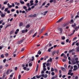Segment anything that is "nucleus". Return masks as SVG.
Instances as JSON below:
<instances>
[{
    "label": "nucleus",
    "mask_w": 79,
    "mask_h": 79,
    "mask_svg": "<svg viewBox=\"0 0 79 79\" xmlns=\"http://www.w3.org/2000/svg\"><path fill=\"white\" fill-rule=\"evenodd\" d=\"M23 9H26L27 8V6H23Z\"/></svg>",
    "instance_id": "58836bf2"
},
{
    "label": "nucleus",
    "mask_w": 79,
    "mask_h": 79,
    "mask_svg": "<svg viewBox=\"0 0 79 79\" xmlns=\"http://www.w3.org/2000/svg\"><path fill=\"white\" fill-rule=\"evenodd\" d=\"M36 35H37V33H35L33 35V37H35Z\"/></svg>",
    "instance_id": "c756f323"
},
{
    "label": "nucleus",
    "mask_w": 79,
    "mask_h": 79,
    "mask_svg": "<svg viewBox=\"0 0 79 79\" xmlns=\"http://www.w3.org/2000/svg\"><path fill=\"white\" fill-rule=\"evenodd\" d=\"M63 19H64V18H63V17L61 18V19H59L56 22V23H60V22H61V21H63Z\"/></svg>",
    "instance_id": "20e7f679"
},
{
    "label": "nucleus",
    "mask_w": 79,
    "mask_h": 79,
    "mask_svg": "<svg viewBox=\"0 0 79 79\" xmlns=\"http://www.w3.org/2000/svg\"><path fill=\"white\" fill-rule=\"evenodd\" d=\"M76 39H77V37H75L73 38V40H76Z\"/></svg>",
    "instance_id": "3c124183"
},
{
    "label": "nucleus",
    "mask_w": 79,
    "mask_h": 79,
    "mask_svg": "<svg viewBox=\"0 0 79 79\" xmlns=\"http://www.w3.org/2000/svg\"><path fill=\"white\" fill-rule=\"evenodd\" d=\"M20 3H21V4H24V1H22V0H20Z\"/></svg>",
    "instance_id": "9b49d317"
},
{
    "label": "nucleus",
    "mask_w": 79,
    "mask_h": 79,
    "mask_svg": "<svg viewBox=\"0 0 79 79\" xmlns=\"http://www.w3.org/2000/svg\"><path fill=\"white\" fill-rule=\"evenodd\" d=\"M76 63H77V64H78L79 63V61L76 60Z\"/></svg>",
    "instance_id": "680f3d73"
},
{
    "label": "nucleus",
    "mask_w": 79,
    "mask_h": 79,
    "mask_svg": "<svg viewBox=\"0 0 79 79\" xmlns=\"http://www.w3.org/2000/svg\"><path fill=\"white\" fill-rule=\"evenodd\" d=\"M30 10H31V8L29 7L28 9V11H30Z\"/></svg>",
    "instance_id": "864d4df0"
},
{
    "label": "nucleus",
    "mask_w": 79,
    "mask_h": 79,
    "mask_svg": "<svg viewBox=\"0 0 79 79\" xmlns=\"http://www.w3.org/2000/svg\"><path fill=\"white\" fill-rule=\"evenodd\" d=\"M43 70H44V71H46V70H47V69L45 68H43Z\"/></svg>",
    "instance_id": "37998d69"
},
{
    "label": "nucleus",
    "mask_w": 79,
    "mask_h": 79,
    "mask_svg": "<svg viewBox=\"0 0 79 79\" xmlns=\"http://www.w3.org/2000/svg\"><path fill=\"white\" fill-rule=\"evenodd\" d=\"M55 53H56V51H54L52 53L53 56H54V54H55Z\"/></svg>",
    "instance_id": "412c9836"
},
{
    "label": "nucleus",
    "mask_w": 79,
    "mask_h": 79,
    "mask_svg": "<svg viewBox=\"0 0 79 79\" xmlns=\"http://www.w3.org/2000/svg\"><path fill=\"white\" fill-rule=\"evenodd\" d=\"M41 76H41V75H40L39 76H38V75H36V77L37 79H39V78H40V77H41Z\"/></svg>",
    "instance_id": "dca6fc26"
},
{
    "label": "nucleus",
    "mask_w": 79,
    "mask_h": 79,
    "mask_svg": "<svg viewBox=\"0 0 79 79\" xmlns=\"http://www.w3.org/2000/svg\"><path fill=\"white\" fill-rule=\"evenodd\" d=\"M28 17H31V18H33V15H29Z\"/></svg>",
    "instance_id": "473e14b6"
},
{
    "label": "nucleus",
    "mask_w": 79,
    "mask_h": 79,
    "mask_svg": "<svg viewBox=\"0 0 79 79\" xmlns=\"http://www.w3.org/2000/svg\"><path fill=\"white\" fill-rule=\"evenodd\" d=\"M26 5L28 8H29V7H30L31 6V5H30V3H27Z\"/></svg>",
    "instance_id": "ddd939ff"
},
{
    "label": "nucleus",
    "mask_w": 79,
    "mask_h": 79,
    "mask_svg": "<svg viewBox=\"0 0 79 79\" xmlns=\"http://www.w3.org/2000/svg\"><path fill=\"white\" fill-rule=\"evenodd\" d=\"M21 41H19L17 42L18 44H21V43H22L21 42Z\"/></svg>",
    "instance_id": "2f4dec72"
},
{
    "label": "nucleus",
    "mask_w": 79,
    "mask_h": 79,
    "mask_svg": "<svg viewBox=\"0 0 79 79\" xmlns=\"http://www.w3.org/2000/svg\"><path fill=\"white\" fill-rule=\"evenodd\" d=\"M46 64V63H44L43 64V68H45L46 67V65H45Z\"/></svg>",
    "instance_id": "2eb2a0df"
},
{
    "label": "nucleus",
    "mask_w": 79,
    "mask_h": 79,
    "mask_svg": "<svg viewBox=\"0 0 79 79\" xmlns=\"http://www.w3.org/2000/svg\"><path fill=\"white\" fill-rule=\"evenodd\" d=\"M73 67L74 68H77V69H78V68L77 67V66L76 65H74Z\"/></svg>",
    "instance_id": "f704fd0d"
},
{
    "label": "nucleus",
    "mask_w": 79,
    "mask_h": 79,
    "mask_svg": "<svg viewBox=\"0 0 79 79\" xmlns=\"http://www.w3.org/2000/svg\"><path fill=\"white\" fill-rule=\"evenodd\" d=\"M8 8H6L4 10V12H7V11H8Z\"/></svg>",
    "instance_id": "f8f14e48"
},
{
    "label": "nucleus",
    "mask_w": 79,
    "mask_h": 79,
    "mask_svg": "<svg viewBox=\"0 0 79 79\" xmlns=\"http://www.w3.org/2000/svg\"><path fill=\"white\" fill-rule=\"evenodd\" d=\"M27 31H28V30L27 29H26L25 30H22L21 32L23 33H26V32H27Z\"/></svg>",
    "instance_id": "7ed1b4c3"
},
{
    "label": "nucleus",
    "mask_w": 79,
    "mask_h": 79,
    "mask_svg": "<svg viewBox=\"0 0 79 79\" xmlns=\"http://www.w3.org/2000/svg\"><path fill=\"white\" fill-rule=\"evenodd\" d=\"M64 53H63L60 56H64Z\"/></svg>",
    "instance_id": "052dcab7"
},
{
    "label": "nucleus",
    "mask_w": 79,
    "mask_h": 79,
    "mask_svg": "<svg viewBox=\"0 0 79 79\" xmlns=\"http://www.w3.org/2000/svg\"><path fill=\"white\" fill-rule=\"evenodd\" d=\"M48 77V75H47V74H45V75H44V78H47V77Z\"/></svg>",
    "instance_id": "cd10ccee"
},
{
    "label": "nucleus",
    "mask_w": 79,
    "mask_h": 79,
    "mask_svg": "<svg viewBox=\"0 0 79 79\" xmlns=\"http://www.w3.org/2000/svg\"><path fill=\"white\" fill-rule=\"evenodd\" d=\"M34 6L35 7V6H37L38 5V4L35 3L34 4Z\"/></svg>",
    "instance_id": "8fccbe9b"
},
{
    "label": "nucleus",
    "mask_w": 79,
    "mask_h": 79,
    "mask_svg": "<svg viewBox=\"0 0 79 79\" xmlns=\"http://www.w3.org/2000/svg\"><path fill=\"white\" fill-rule=\"evenodd\" d=\"M38 2H39V1H38V0H35V3H38Z\"/></svg>",
    "instance_id": "bf43d9fd"
},
{
    "label": "nucleus",
    "mask_w": 79,
    "mask_h": 79,
    "mask_svg": "<svg viewBox=\"0 0 79 79\" xmlns=\"http://www.w3.org/2000/svg\"><path fill=\"white\" fill-rule=\"evenodd\" d=\"M3 69V65L0 66V70H1L2 69Z\"/></svg>",
    "instance_id": "72a5a7b5"
},
{
    "label": "nucleus",
    "mask_w": 79,
    "mask_h": 79,
    "mask_svg": "<svg viewBox=\"0 0 79 79\" xmlns=\"http://www.w3.org/2000/svg\"><path fill=\"white\" fill-rule=\"evenodd\" d=\"M58 31H60L59 32L60 34H62V32H63V29L61 28H58Z\"/></svg>",
    "instance_id": "f03ea898"
},
{
    "label": "nucleus",
    "mask_w": 79,
    "mask_h": 79,
    "mask_svg": "<svg viewBox=\"0 0 79 79\" xmlns=\"http://www.w3.org/2000/svg\"><path fill=\"white\" fill-rule=\"evenodd\" d=\"M76 23H74L73 25H72V27H74H74H76Z\"/></svg>",
    "instance_id": "f3484780"
},
{
    "label": "nucleus",
    "mask_w": 79,
    "mask_h": 79,
    "mask_svg": "<svg viewBox=\"0 0 79 79\" xmlns=\"http://www.w3.org/2000/svg\"><path fill=\"white\" fill-rule=\"evenodd\" d=\"M61 69H62L64 72H66V71L65 68L63 67H61Z\"/></svg>",
    "instance_id": "423d86ee"
},
{
    "label": "nucleus",
    "mask_w": 79,
    "mask_h": 79,
    "mask_svg": "<svg viewBox=\"0 0 79 79\" xmlns=\"http://www.w3.org/2000/svg\"><path fill=\"white\" fill-rule=\"evenodd\" d=\"M44 35H45V36H48V33H46L45 34H44Z\"/></svg>",
    "instance_id": "79ce46f5"
},
{
    "label": "nucleus",
    "mask_w": 79,
    "mask_h": 79,
    "mask_svg": "<svg viewBox=\"0 0 79 79\" xmlns=\"http://www.w3.org/2000/svg\"><path fill=\"white\" fill-rule=\"evenodd\" d=\"M74 23V21L73 20V19H72V20H71V21L70 23V24H72V23Z\"/></svg>",
    "instance_id": "5701e85b"
},
{
    "label": "nucleus",
    "mask_w": 79,
    "mask_h": 79,
    "mask_svg": "<svg viewBox=\"0 0 79 79\" xmlns=\"http://www.w3.org/2000/svg\"><path fill=\"white\" fill-rule=\"evenodd\" d=\"M51 74L52 76H54V75H55V73L53 72H52L51 73Z\"/></svg>",
    "instance_id": "a18cd8bd"
},
{
    "label": "nucleus",
    "mask_w": 79,
    "mask_h": 79,
    "mask_svg": "<svg viewBox=\"0 0 79 79\" xmlns=\"http://www.w3.org/2000/svg\"><path fill=\"white\" fill-rule=\"evenodd\" d=\"M56 53H57V54H58L59 53V51H56Z\"/></svg>",
    "instance_id": "603ef678"
},
{
    "label": "nucleus",
    "mask_w": 79,
    "mask_h": 79,
    "mask_svg": "<svg viewBox=\"0 0 79 79\" xmlns=\"http://www.w3.org/2000/svg\"><path fill=\"white\" fill-rule=\"evenodd\" d=\"M69 42V39H67L66 40V42L67 43H68Z\"/></svg>",
    "instance_id": "0e129e2a"
},
{
    "label": "nucleus",
    "mask_w": 79,
    "mask_h": 79,
    "mask_svg": "<svg viewBox=\"0 0 79 79\" xmlns=\"http://www.w3.org/2000/svg\"><path fill=\"white\" fill-rule=\"evenodd\" d=\"M1 58H4V56L3 54H2L0 56Z\"/></svg>",
    "instance_id": "bb28decb"
},
{
    "label": "nucleus",
    "mask_w": 79,
    "mask_h": 79,
    "mask_svg": "<svg viewBox=\"0 0 79 79\" xmlns=\"http://www.w3.org/2000/svg\"><path fill=\"white\" fill-rule=\"evenodd\" d=\"M77 52H79V47H77Z\"/></svg>",
    "instance_id": "e433bc0d"
},
{
    "label": "nucleus",
    "mask_w": 79,
    "mask_h": 79,
    "mask_svg": "<svg viewBox=\"0 0 79 79\" xmlns=\"http://www.w3.org/2000/svg\"><path fill=\"white\" fill-rule=\"evenodd\" d=\"M61 38L62 40H64L65 39V36H62L61 37Z\"/></svg>",
    "instance_id": "a211bd4d"
},
{
    "label": "nucleus",
    "mask_w": 79,
    "mask_h": 79,
    "mask_svg": "<svg viewBox=\"0 0 79 79\" xmlns=\"http://www.w3.org/2000/svg\"><path fill=\"white\" fill-rule=\"evenodd\" d=\"M9 26H11V24H9L7 25L6 26L5 28H7V27H9Z\"/></svg>",
    "instance_id": "aec40b11"
},
{
    "label": "nucleus",
    "mask_w": 79,
    "mask_h": 79,
    "mask_svg": "<svg viewBox=\"0 0 79 79\" xmlns=\"http://www.w3.org/2000/svg\"><path fill=\"white\" fill-rule=\"evenodd\" d=\"M76 42H77V41H76L75 42H73L72 44V46H73V45H74L75 44H76Z\"/></svg>",
    "instance_id": "7c9ffc66"
},
{
    "label": "nucleus",
    "mask_w": 79,
    "mask_h": 79,
    "mask_svg": "<svg viewBox=\"0 0 79 79\" xmlns=\"http://www.w3.org/2000/svg\"><path fill=\"white\" fill-rule=\"evenodd\" d=\"M33 17L34 18H35V17H36V16H37V14H35L33 15Z\"/></svg>",
    "instance_id": "c9c22d12"
},
{
    "label": "nucleus",
    "mask_w": 79,
    "mask_h": 79,
    "mask_svg": "<svg viewBox=\"0 0 79 79\" xmlns=\"http://www.w3.org/2000/svg\"><path fill=\"white\" fill-rule=\"evenodd\" d=\"M62 61L64 62V61H66V60L64 59H62Z\"/></svg>",
    "instance_id": "09e8293b"
},
{
    "label": "nucleus",
    "mask_w": 79,
    "mask_h": 79,
    "mask_svg": "<svg viewBox=\"0 0 79 79\" xmlns=\"http://www.w3.org/2000/svg\"><path fill=\"white\" fill-rule=\"evenodd\" d=\"M23 69L24 70H26L27 69V67H24L23 68Z\"/></svg>",
    "instance_id": "ea45409f"
},
{
    "label": "nucleus",
    "mask_w": 79,
    "mask_h": 79,
    "mask_svg": "<svg viewBox=\"0 0 79 79\" xmlns=\"http://www.w3.org/2000/svg\"><path fill=\"white\" fill-rule=\"evenodd\" d=\"M8 6V8H12L13 7H15V4L14 3H12L11 5H10V3H8L7 4Z\"/></svg>",
    "instance_id": "f257e3e1"
},
{
    "label": "nucleus",
    "mask_w": 79,
    "mask_h": 79,
    "mask_svg": "<svg viewBox=\"0 0 79 79\" xmlns=\"http://www.w3.org/2000/svg\"><path fill=\"white\" fill-rule=\"evenodd\" d=\"M32 59H31V60H30L29 62H30V61H33L35 60V59H34V56H33L32 57Z\"/></svg>",
    "instance_id": "6e6552de"
},
{
    "label": "nucleus",
    "mask_w": 79,
    "mask_h": 79,
    "mask_svg": "<svg viewBox=\"0 0 79 79\" xmlns=\"http://www.w3.org/2000/svg\"><path fill=\"white\" fill-rule=\"evenodd\" d=\"M23 23H20L19 24V26L20 27H21V26H23Z\"/></svg>",
    "instance_id": "393cba45"
},
{
    "label": "nucleus",
    "mask_w": 79,
    "mask_h": 79,
    "mask_svg": "<svg viewBox=\"0 0 79 79\" xmlns=\"http://www.w3.org/2000/svg\"><path fill=\"white\" fill-rule=\"evenodd\" d=\"M10 69H8L7 70V72L6 73V74H10V73H9V71H10Z\"/></svg>",
    "instance_id": "4468645a"
},
{
    "label": "nucleus",
    "mask_w": 79,
    "mask_h": 79,
    "mask_svg": "<svg viewBox=\"0 0 79 79\" xmlns=\"http://www.w3.org/2000/svg\"><path fill=\"white\" fill-rule=\"evenodd\" d=\"M5 8V6H3L1 9V10L2 11H3V10H4V9Z\"/></svg>",
    "instance_id": "a878e982"
},
{
    "label": "nucleus",
    "mask_w": 79,
    "mask_h": 79,
    "mask_svg": "<svg viewBox=\"0 0 79 79\" xmlns=\"http://www.w3.org/2000/svg\"><path fill=\"white\" fill-rule=\"evenodd\" d=\"M29 66H32V64L31 63H30L29 64Z\"/></svg>",
    "instance_id": "c03bdc74"
},
{
    "label": "nucleus",
    "mask_w": 79,
    "mask_h": 79,
    "mask_svg": "<svg viewBox=\"0 0 79 79\" xmlns=\"http://www.w3.org/2000/svg\"><path fill=\"white\" fill-rule=\"evenodd\" d=\"M1 17H5V14H3V12L1 13Z\"/></svg>",
    "instance_id": "1a4fd4ad"
},
{
    "label": "nucleus",
    "mask_w": 79,
    "mask_h": 79,
    "mask_svg": "<svg viewBox=\"0 0 79 79\" xmlns=\"http://www.w3.org/2000/svg\"><path fill=\"white\" fill-rule=\"evenodd\" d=\"M6 59H4L3 60V63H5L6 62Z\"/></svg>",
    "instance_id": "13d9d810"
},
{
    "label": "nucleus",
    "mask_w": 79,
    "mask_h": 79,
    "mask_svg": "<svg viewBox=\"0 0 79 79\" xmlns=\"http://www.w3.org/2000/svg\"><path fill=\"white\" fill-rule=\"evenodd\" d=\"M14 32V31H10V35H11V34H13V33Z\"/></svg>",
    "instance_id": "c85d7f7f"
},
{
    "label": "nucleus",
    "mask_w": 79,
    "mask_h": 79,
    "mask_svg": "<svg viewBox=\"0 0 79 79\" xmlns=\"http://www.w3.org/2000/svg\"><path fill=\"white\" fill-rule=\"evenodd\" d=\"M61 44H62V45H64V42H62L61 43Z\"/></svg>",
    "instance_id": "338daca9"
},
{
    "label": "nucleus",
    "mask_w": 79,
    "mask_h": 79,
    "mask_svg": "<svg viewBox=\"0 0 79 79\" xmlns=\"http://www.w3.org/2000/svg\"><path fill=\"white\" fill-rule=\"evenodd\" d=\"M72 71H73L71 69L69 70V73H71L72 72Z\"/></svg>",
    "instance_id": "6e6d98bb"
},
{
    "label": "nucleus",
    "mask_w": 79,
    "mask_h": 79,
    "mask_svg": "<svg viewBox=\"0 0 79 79\" xmlns=\"http://www.w3.org/2000/svg\"><path fill=\"white\" fill-rule=\"evenodd\" d=\"M42 53V52L40 51V50H39L37 53V54L38 55H40L41 54V53Z\"/></svg>",
    "instance_id": "6ab92c4d"
},
{
    "label": "nucleus",
    "mask_w": 79,
    "mask_h": 79,
    "mask_svg": "<svg viewBox=\"0 0 79 79\" xmlns=\"http://www.w3.org/2000/svg\"><path fill=\"white\" fill-rule=\"evenodd\" d=\"M7 13H10V10H8L7 11Z\"/></svg>",
    "instance_id": "774afa93"
},
{
    "label": "nucleus",
    "mask_w": 79,
    "mask_h": 79,
    "mask_svg": "<svg viewBox=\"0 0 79 79\" xmlns=\"http://www.w3.org/2000/svg\"><path fill=\"white\" fill-rule=\"evenodd\" d=\"M64 58H65V59H66L67 58V57L66 56V55H64Z\"/></svg>",
    "instance_id": "de8ad7c7"
},
{
    "label": "nucleus",
    "mask_w": 79,
    "mask_h": 79,
    "mask_svg": "<svg viewBox=\"0 0 79 79\" xmlns=\"http://www.w3.org/2000/svg\"><path fill=\"white\" fill-rule=\"evenodd\" d=\"M54 71V69H53V68H51V72H53V71Z\"/></svg>",
    "instance_id": "49530a36"
},
{
    "label": "nucleus",
    "mask_w": 79,
    "mask_h": 79,
    "mask_svg": "<svg viewBox=\"0 0 79 79\" xmlns=\"http://www.w3.org/2000/svg\"><path fill=\"white\" fill-rule=\"evenodd\" d=\"M8 53H6L5 54V56H8Z\"/></svg>",
    "instance_id": "69168bd1"
},
{
    "label": "nucleus",
    "mask_w": 79,
    "mask_h": 79,
    "mask_svg": "<svg viewBox=\"0 0 79 79\" xmlns=\"http://www.w3.org/2000/svg\"><path fill=\"white\" fill-rule=\"evenodd\" d=\"M15 9H11V11L12 12H13V11H15Z\"/></svg>",
    "instance_id": "4d7b16f0"
},
{
    "label": "nucleus",
    "mask_w": 79,
    "mask_h": 79,
    "mask_svg": "<svg viewBox=\"0 0 79 79\" xmlns=\"http://www.w3.org/2000/svg\"><path fill=\"white\" fill-rule=\"evenodd\" d=\"M74 49H71V50L69 51V53H71V52H74Z\"/></svg>",
    "instance_id": "9d476101"
},
{
    "label": "nucleus",
    "mask_w": 79,
    "mask_h": 79,
    "mask_svg": "<svg viewBox=\"0 0 79 79\" xmlns=\"http://www.w3.org/2000/svg\"><path fill=\"white\" fill-rule=\"evenodd\" d=\"M8 2V1H7L6 2H4V5H6V4H7V3Z\"/></svg>",
    "instance_id": "4be33fe9"
},
{
    "label": "nucleus",
    "mask_w": 79,
    "mask_h": 79,
    "mask_svg": "<svg viewBox=\"0 0 79 79\" xmlns=\"http://www.w3.org/2000/svg\"><path fill=\"white\" fill-rule=\"evenodd\" d=\"M33 2H34V1L33 0H31L30 1V5L31 6H32V5H34V3H33Z\"/></svg>",
    "instance_id": "39448f33"
},
{
    "label": "nucleus",
    "mask_w": 79,
    "mask_h": 79,
    "mask_svg": "<svg viewBox=\"0 0 79 79\" xmlns=\"http://www.w3.org/2000/svg\"><path fill=\"white\" fill-rule=\"evenodd\" d=\"M29 27H30V25L28 24L26 26V28H29Z\"/></svg>",
    "instance_id": "b1692460"
},
{
    "label": "nucleus",
    "mask_w": 79,
    "mask_h": 79,
    "mask_svg": "<svg viewBox=\"0 0 79 79\" xmlns=\"http://www.w3.org/2000/svg\"><path fill=\"white\" fill-rule=\"evenodd\" d=\"M44 30H45V28L44 27L41 30V32H43Z\"/></svg>",
    "instance_id": "a19ab883"
},
{
    "label": "nucleus",
    "mask_w": 79,
    "mask_h": 79,
    "mask_svg": "<svg viewBox=\"0 0 79 79\" xmlns=\"http://www.w3.org/2000/svg\"><path fill=\"white\" fill-rule=\"evenodd\" d=\"M21 75H19L18 76V79H21Z\"/></svg>",
    "instance_id": "4c0bfd02"
},
{
    "label": "nucleus",
    "mask_w": 79,
    "mask_h": 79,
    "mask_svg": "<svg viewBox=\"0 0 79 79\" xmlns=\"http://www.w3.org/2000/svg\"><path fill=\"white\" fill-rule=\"evenodd\" d=\"M79 18V16L78 15H76L75 16V18Z\"/></svg>",
    "instance_id": "5fc2aeb1"
},
{
    "label": "nucleus",
    "mask_w": 79,
    "mask_h": 79,
    "mask_svg": "<svg viewBox=\"0 0 79 79\" xmlns=\"http://www.w3.org/2000/svg\"><path fill=\"white\" fill-rule=\"evenodd\" d=\"M52 58L50 57V60L49 59L47 61V62L48 63V62H52Z\"/></svg>",
    "instance_id": "0eeeda50"
},
{
    "label": "nucleus",
    "mask_w": 79,
    "mask_h": 79,
    "mask_svg": "<svg viewBox=\"0 0 79 79\" xmlns=\"http://www.w3.org/2000/svg\"><path fill=\"white\" fill-rule=\"evenodd\" d=\"M53 1L54 3H56V0H53Z\"/></svg>",
    "instance_id": "e2e57ef3"
}]
</instances>
